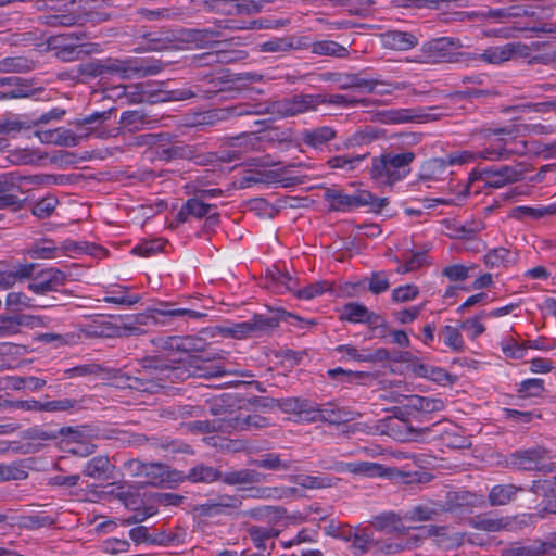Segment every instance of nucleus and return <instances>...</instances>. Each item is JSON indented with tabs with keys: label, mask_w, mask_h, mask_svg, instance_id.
<instances>
[{
	"label": "nucleus",
	"mask_w": 556,
	"mask_h": 556,
	"mask_svg": "<svg viewBox=\"0 0 556 556\" xmlns=\"http://www.w3.org/2000/svg\"><path fill=\"white\" fill-rule=\"evenodd\" d=\"M287 515L286 508L281 506L264 505L252 508L243 513V516L253 518L258 521H265L268 523H277L279 520L285 518Z\"/></svg>",
	"instance_id": "obj_34"
},
{
	"label": "nucleus",
	"mask_w": 556,
	"mask_h": 556,
	"mask_svg": "<svg viewBox=\"0 0 556 556\" xmlns=\"http://www.w3.org/2000/svg\"><path fill=\"white\" fill-rule=\"evenodd\" d=\"M483 261L486 267L498 268L506 267L514 263V253L505 248H495L490 250L484 256Z\"/></svg>",
	"instance_id": "obj_45"
},
{
	"label": "nucleus",
	"mask_w": 556,
	"mask_h": 556,
	"mask_svg": "<svg viewBox=\"0 0 556 556\" xmlns=\"http://www.w3.org/2000/svg\"><path fill=\"white\" fill-rule=\"evenodd\" d=\"M381 40L383 47L400 51L409 50L418 43L415 35L401 30H388L382 34Z\"/></svg>",
	"instance_id": "obj_26"
},
{
	"label": "nucleus",
	"mask_w": 556,
	"mask_h": 556,
	"mask_svg": "<svg viewBox=\"0 0 556 556\" xmlns=\"http://www.w3.org/2000/svg\"><path fill=\"white\" fill-rule=\"evenodd\" d=\"M374 313L359 303L350 302L342 308L341 319L350 323H371Z\"/></svg>",
	"instance_id": "obj_42"
},
{
	"label": "nucleus",
	"mask_w": 556,
	"mask_h": 556,
	"mask_svg": "<svg viewBox=\"0 0 556 556\" xmlns=\"http://www.w3.org/2000/svg\"><path fill=\"white\" fill-rule=\"evenodd\" d=\"M156 122V119H152L144 112L139 110L125 111L121 115V123L124 127L128 128L129 131L152 129Z\"/></svg>",
	"instance_id": "obj_32"
},
{
	"label": "nucleus",
	"mask_w": 556,
	"mask_h": 556,
	"mask_svg": "<svg viewBox=\"0 0 556 556\" xmlns=\"http://www.w3.org/2000/svg\"><path fill=\"white\" fill-rule=\"evenodd\" d=\"M268 426L269 421L266 417L258 414H249L244 410L229 412L223 417H217L218 432L224 434L254 431Z\"/></svg>",
	"instance_id": "obj_9"
},
{
	"label": "nucleus",
	"mask_w": 556,
	"mask_h": 556,
	"mask_svg": "<svg viewBox=\"0 0 556 556\" xmlns=\"http://www.w3.org/2000/svg\"><path fill=\"white\" fill-rule=\"evenodd\" d=\"M242 506V500L238 495L217 494L208 498L205 503L197 505L194 510L200 517H216L220 515H231Z\"/></svg>",
	"instance_id": "obj_15"
},
{
	"label": "nucleus",
	"mask_w": 556,
	"mask_h": 556,
	"mask_svg": "<svg viewBox=\"0 0 556 556\" xmlns=\"http://www.w3.org/2000/svg\"><path fill=\"white\" fill-rule=\"evenodd\" d=\"M523 175L525 169L521 168V165H503L500 167H477L470 173V178L482 181L486 187L497 189L521 180Z\"/></svg>",
	"instance_id": "obj_8"
},
{
	"label": "nucleus",
	"mask_w": 556,
	"mask_h": 556,
	"mask_svg": "<svg viewBox=\"0 0 556 556\" xmlns=\"http://www.w3.org/2000/svg\"><path fill=\"white\" fill-rule=\"evenodd\" d=\"M214 205L206 204L197 194L194 198L187 200L179 212L176 219L179 223H186L190 217L202 218L206 216Z\"/></svg>",
	"instance_id": "obj_31"
},
{
	"label": "nucleus",
	"mask_w": 556,
	"mask_h": 556,
	"mask_svg": "<svg viewBox=\"0 0 556 556\" xmlns=\"http://www.w3.org/2000/svg\"><path fill=\"white\" fill-rule=\"evenodd\" d=\"M337 136V131L329 126L304 129L301 132L302 142L313 149H319Z\"/></svg>",
	"instance_id": "obj_29"
},
{
	"label": "nucleus",
	"mask_w": 556,
	"mask_h": 556,
	"mask_svg": "<svg viewBox=\"0 0 556 556\" xmlns=\"http://www.w3.org/2000/svg\"><path fill=\"white\" fill-rule=\"evenodd\" d=\"M114 466L112 465L110 458L105 455L94 456L89 459L83 470L81 473L85 477H89L96 480H105L110 478V473L113 471Z\"/></svg>",
	"instance_id": "obj_27"
},
{
	"label": "nucleus",
	"mask_w": 556,
	"mask_h": 556,
	"mask_svg": "<svg viewBox=\"0 0 556 556\" xmlns=\"http://www.w3.org/2000/svg\"><path fill=\"white\" fill-rule=\"evenodd\" d=\"M176 472H174L175 475ZM173 472L161 463H147L140 483L152 486H161L172 479Z\"/></svg>",
	"instance_id": "obj_28"
},
{
	"label": "nucleus",
	"mask_w": 556,
	"mask_h": 556,
	"mask_svg": "<svg viewBox=\"0 0 556 556\" xmlns=\"http://www.w3.org/2000/svg\"><path fill=\"white\" fill-rule=\"evenodd\" d=\"M99 498H108L113 497L121 501L123 504L128 506L130 503H134V494L126 486L124 482H112L108 483L103 486V489L97 493Z\"/></svg>",
	"instance_id": "obj_39"
},
{
	"label": "nucleus",
	"mask_w": 556,
	"mask_h": 556,
	"mask_svg": "<svg viewBox=\"0 0 556 556\" xmlns=\"http://www.w3.org/2000/svg\"><path fill=\"white\" fill-rule=\"evenodd\" d=\"M59 434H70L74 440L81 437L79 430H75L71 427L62 428L59 431L47 430L41 427H34L27 430L26 438L31 441H52L55 440Z\"/></svg>",
	"instance_id": "obj_41"
},
{
	"label": "nucleus",
	"mask_w": 556,
	"mask_h": 556,
	"mask_svg": "<svg viewBox=\"0 0 556 556\" xmlns=\"http://www.w3.org/2000/svg\"><path fill=\"white\" fill-rule=\"evenodd\" d=\"M473 59L481 60L489 64H501L508 60V52L506 49V45L490 47L483 51V53L476 55Z\"/></svg>",
	"instance_id": "obj_59"
},
{
	"label": "nucleus",
	"mask_w": 556,
	"mask_h": 556,
	"mask_svg": "<svg viewBox=\"0 0 556 556\" xmlns=\"http://www.w3.org/2000/svg\"><path fill=\"white\" fill-rule=\"evenodd\" d=\"M80 407V401L75 399H60L43 402V412L63 413L72 412Z\"/></svg>",
	"instance_id": "obj_61"
},
{
	"label": "nucleus",
	"mask_w": 556,
	"mask_h": 556,
	"mask_svg": "<svg viewBox=\"0 0 556 556\" xmlns=\"http://www.w3.org/2000/svg\"><path fill=\"white\" fill-rule=\"evenodd\" d=\"M86 38V34L68 33L55 36H50L47 39V48L54 51L55 58L63 62H73L79 59L83 51V46L79 41Z\"/></svg>",
	"instance_id": "obj_13"
},
{
	"label": "nucleus",
	"mask_w": 556,
	"mask_h": 556,
	"mask_svg": "<svg viewBox=\"0 0 556 556\" xmlns=\"http://www.w3.org/2000/svg\"><path fill=\"white\" fill-rule=\"evenodd\" d=\"M402 258H403V262L401 263L395 257V261L400 263L396 268V273L401 274V275L407 274V273H410V271H414V270L420 268L425 264L426 253L425 252H415V253H412L409 256L404 254L402 256Z\"/></svg>",
	"instance_id": "obj_57"
},
{
	"label": "nucleus",
	"mask_w": 556,
	"mask_h": 556,
	"mask_svg": "<svg viewBox=\"0 0 556 556\" xmlns=\"http://www.w3.org/2000/svg\"><path fill=\"white\" fill-rule=\"evenodd\" d=\"M463 45L458 38L439 37L428 40L421 46L420 58L422 62L435 64L441 62L456 61L455 51Z\"/></svg>",
	"instance_id": "obj_12"
},
{
	"label": "nucleus",
	"mask_w": 556,
	"mask_h": 556,
	"mask_svg": "<svg viewBox=\"0 0 556 556\" xmlns=\"http://www.w3.org/2000/svg\"><path fill=\"white\" fill-rule=\"evenodd\" d=\"M256 467L274 471H288L293 467V460L283 458L277 453H267L262 455L258 459L252 460Z\"/></svg>",
	"instance_id": "obj_37"
},
{
	"label": "nucleus",
	"mask_w": 556,
	"mask_h": 556,
	"mask_svg": "<svg viewBox=\"0 0 556 556\" xmlns=\"http://www.w3.org/2000/svg\"><path fill=\"white\" fill-rule=\"evenodd\" d=\"M29 257L36 260L58 258V244L50 238H42L33 242L26 250Z\"/></svg>",
	"instance_id": "obj_36"
},
{
	"label": "nucleus",
	"mask_w": 556,
	"mask_h": 556,
	"mask_svg": "<svg viewBox=\"0 0 556 556\" xmlns=\"http://www.w3.org/2000/svg\"><path fill=\"white\" fill-rule=\"evenodd\" d=\"M112 109L102 112H94L81 119H77L74 124L77 128V134L72 130L56 129L54 144L65 147H76L81 139L89 137L97 131L94 124L101 125L108 121L112 114Z\"/></svg>",
	"instance_id": "obj_7"
},
{
	"label": "nucleus",
	"mask_w": 556,
	"mask_h": 556,
	"mask_svg": "<svg viewBox=\"0 0 556 556\" xmlns=\"http://www.w3.org/2000/svg\"><path fill=\"white\" fill-rule=\"evenodd\" d=\"M353 536V541L349 547L353 555L363 556L375 551L376 539L368 528H356V532Z\"/></svg>",
	"instance_id": "obj_33"
},
{
	"label": "nucleus",
	"mask_w": 556,
	"mask_h": 556,
	"mask_svg": "<svg viewBox=\"0 0 556 556\" xmlns=\"http://www.w3.org/2000/svg\"><path fill=\"white\" fill-rule=\"evenodd\" d=\"M0 85L11 87L9 90L0 92V99H18L31 96L30 87L25 85L20 77L10 76L0 78Z\"/></svg>",
	"instance_id": "obj_38"
},
{
	"label": "nucleus",
	"mask_w": 556,
	"mask_h": 556,
	"mask_svg": "<svg viewBox=\"0 0 556 556\" xmlns=\"http://www.w3.org/2000/svg\"><path fill=\"white\" fill-rule=\"evenodd\" d=\"M404 518L395 513H384L375 518V527L389 533L395 532L403 535L405 527L402 523Z\"/></svg>",
	"instance_id": "obj_44"
},
{
	"label": "nucleus",
	"mask_w": 556,
	"mask_h": 556,
	"mask_svg": "<svg viewBox=\"0 0 556 556\" xmlns=\"http://www.w3.org/2000/svg\"><path fill=\"white\" fill-rule=\"evenodd\" d=\"M445 528L430 526L422 529V534L417 535H397L396 538L376 539L375 553L383 555H395L407 549L416 548L419 545L420 539L431 535L443 534Z\"/></svg>",
	"instance_id": "obj_11"
},
{
	"label": "nucleus",
	"mask_w": 556,
	"mask_h": 556,
	"mask_svg": "<svg viewBox=\"0 0 556 556\" xmlns=\"http://www.w3.org/2000/svg\"><path fill=\"white\" fill-rule=\"evenodd\" d=\"M266 0H230L228 14H255L261 12Z\"/></svg>",
	"instance_id": "obj_55"
},
{
	"label": "nucleus",
	"mask_w": 556,
	"mask_h": 556,
	"mask_svg": "<svg viewBox=\"0 0 556 556\" xmlns=\"http://www.w3.org/2000/svg\"><path fill=\"white\" fill-rule=\"evenodd\" d=\"M157 156L163 161H172L176 159L194 160L197 164H205L213 161V155H198L192 146L172 144L168 148H162L157 151Z\"/></svg>",
	"instance_id": "obj_25"
},
{
	"label": "nucleus",
	"mask_w": 556,
	"mask_h": 556,
	"mask_svg": "<svg viewBox=\"0 0 556 556\" xmlns=\"http://www.w3.org/2000/svg\"><path fill=\"white\" fill-rule=\"evenodd\" d=\"M223 472L212 466L199 464L192 467L185 479L192 483H213L222 481Z\"/></svg>",
	"instance_id": "obj_35"
},
{
	"label": "nucleus",
	"mask_w": 556,
	"mask_h": 556,
	"mask_svg": "<svg viewBox=\"0 0 556 556\" xmlns=\"http://www.w3.org/2000/svg\"><path fill=\"white\" fill-rule=\"evenodd\" d=\"M141 300L139 294H128V287L118 286L116 289L108 291L103 302L115 304L123 307H130Z\"/></svg>",
	"instance_id": "obj_43"
},
{
	"label": "nucleus",
	"mask_w": 556,
	"mask_h": 556,
	"mask_svg": "<svg viewBox=\"0 0 556 556\" xmlns=\"http://www.w3.org/2000/svg\"><path fill=\"white\" fill-rule=\"evenodd\" d=\"M30 125L27 122L20 119L16 116H3L0 118V134L15 136L23 129H29Z\"/></svg>",
	"instance_id": "obj_62"
},
{
	"label": "nucleus",
	"mask_w": 556,
	"mask_h": 556,
	"mask_svg": "<svg viewBox=\"0 0 556 556\" xmlns=\"http://www.w3.org/2000/svg\"><path fill=\"white\" fill-rule=\"evenodd\" d=\"M255 22H238L235 20L218 21L216 26L203 29H189L185 34V40L193 42L197 47H204L216 41L222 36L220 29H249L254 28Z\"/></svg>",
	"instance_id": "obj_14"
},
{
	"label": "nucleus",
	"mask_w": 556,
	"mask_h": 556,
	"mask_svg": "<svg viewBox=\"0 0 556 556\" xmlns=\"http://www.w3.org/2000/svg\"><path fill=\"white\" fill-rule=\"evenodd\" d=\"M277 406L287 414H296L303 419L307 420V416L311 414V407L313 402L300 399V397H288L277 401Z\"/></svg>",
	"instance_id": "obj_40"
},
{
	"label": "nucleus",
	"mask_w": 556,
	"mask_h": 556,
	"mask_svg": "<svg viewBox=\"0 0 556 556\" xmlns=\"http://www.w3.org/2000/svg\"><path fill=\"white\" fill-rule=\"evenodd\" d=\"M292 480L305 489H323L331 485V479L324 476L298 475Z\"/></svg>",
	"instance_id": "obj_60"
},
{
	"label": "nucleus",
	"mask_w": 556,
	"mask_h": 556,
	"mask_svg": "<svg viewBox=\"0 0 556 556\" xmlns=\"http://www.w3.org/2000/svg\"><path fill=\"white\" fill-rule=\"evenodd\" d=\"M164 64L153 59H102L103 77H118L121 79H131L134 77H147L161 73Z\"/></svg>",
	"instance_id": "obj_4"
},
{
	"label": "nucleus",
	"mask_w": 556,
	"mask_h": 556,
	"mask_svg": "<svg viewBox=\"0 0 556 556\" xmlns=\"http://www.w3.org/2000/svg\"><path fill=\"white\" fill-rule=\"evenodd\" d=\"M380 116L386 124L426 123L438 118L437 114L428 113L420 108L384 110Z\"/></svg>",
	"instance_id": "obj_17"
},
{
	"label": "nucleus",
	"mask_w": 556,
	"mask_h": 556,
	"mask_svg": "<svg viewBox=\"0 0 556 556\" xmlns=\"http://www.w3.org/2000/svg\"><path fill=\"white\" fill-rule=\"evenodd\" d=\"M189 364H193V370L190 371V375L211 378V377H219L226 374L222 366L211 363L210 361L193 358L189 362Z\"/></svg>",
	"instance_id": "obj_52"
},
{
	"label": "nucleus",
	"mask_w": 556,
	"mask_h": 556,
	"mask_svg": "<svg viewBox=\"0 0 556 556\" xmlns=\"http://www.w3.org/2000/svg\"><path fill=\"white\" fill-rule=\"evenodd\" d=\"M261 52L276 53L286 52L294 48L293 39L290 37L271 38L260 43Z\"/></svg>",
	"instance_id": "obj_58"
},
{
	"label": "nucleus",
	"mask_w": 556,
	"mask_h": 556,
	"mask_svg": "<svg viewBox=\"0 0 556 556\" xmlns=\"http://www.w3.org/2000/svg\"><path fill=\"white\" fill-rule=\"evenodd\" d=\"M75 73L76 74L72 77L81 81H86L90 78L103 77L102 60H92L86 63H81L77 65Z\"/></svg>",
	"instance_id": "obj_54"
},
{
	"label": "nucleus",
	"mask_w": 556,
	"mask_h": 556,
	"mask_svg": "<svg viewBox=\"0 0 556 556\" xmlns=\"http://www.w3.org/2000/svg\"><path fill=\"white\" fill-rule=\"evenodd\" d=\"M311 51L317 55H329L336 58H346L349 50L340 43L332 40H320L312 43Z\"/></svg>",
	"instance_id": "obj_48"
},
{
	"label": "nucleus",
	"mask_w": 556,
	"mask_h": 556,
	"mask_svg": "<svg viewBox=\"0 0 556 556\" xmlns=\"http://www.w3.org/2000/svg\"><path fill=\"white\" fill-rule=\"evenodd\" d=\"M450 163L445 157L430 159L420 167L418 179L410 184V187H417L420 182L428 181H442L445 180L452 173L448 170Z\"/></svg>",
	"instance_id": "obj_21"
},
{
	"label": "nucleus",
	"mask_w": 556,
	"mask_h": 556,
	"mask_svg": "<svg viewBox=\"0 0 556 556\" xmlns=\"http://www.w3.org/2000/svg\"><path fill=\"white\" fill-rule=\"evenodd\" d=\"M414 160L415 153L410 151L383 153L372 159L370 177L380 186H393L409 174Z\"/></svg>",
	"instance_id": "obj_3"
},
{
	"label": "nucleus",
	"mask_w": 556,
	"mask_h": 556,
	"mask_svg": "<svg viewBox=\"0 0 556 556\" xmlns=\"http://www.w3.org/2000/svg\"><path fill=\"white\" fill-rule=\"evenodd\" d=\"M337 470L375 476L380 473L381 466L369 462L340 463L337 466Z\"/></svg>",
	"instance_id": "obj_56"
},
{
	"label": "nucleus",
	"mask_w": 556,
	"mask_h": 556,
	"mask_svg": "<svg viewBox=\"0 0 556 556\" xmlns=\"http://www.w3.org/2000/svg\"><path fill=\"white\" fill-rule=\"evenodd\" d=\"M309 412L311 414L307 416V421L312 422L325 421L332 425H340L352 420L350 412L332 403L324 405L313 403V407H311Z\"/></svg>",
	"instance_id": "obj_20"
},
{
	"label": "nucleus",
	"mask_w": 556,
	"mask_h": 556,
	"mask_svg": "<svg viewBox=\"0 0 556 556\" xmlns=\"http://www.w3.org/2000/svg\"><path fill=\"white\" fill-rule=\"evenodd\" d=\"M81 336L76 332H67V333H42L39 337V340L42 343L50 344L53 348L58 349L66 345H75L80 342Z\"/></svg>",
	"instance_id": "obj_50"
},
{
	"label": "nucleus",
	"mask_w": 556,
	"mask_h": 556,
	"mask_svg": "<svg viewBox=\"0 0 556 556\" xmlns=\"http://www.w3.org/2000/svg\"><path fill=\"white\" fill-rule=\"evenodd\" d=\"M247 531L255 547L260 549H265L266 541L274 539L279 534V531L274 528L260 526H250Z\"/></svg>",
	"instance_id": "obj_53"
},
{
	"label": "nucleus",
	"mask_w": 556,
	"mask_h": 556,
	"mask_svg": "<svg viewBox=\"0 0 556 556\" xmlns=\"http://www.w3.org/2000/svg\"><path fill=\"white\" fill-rule=\"evenodd\" d=\"M324 94L300 93L291 98L280 100L238 103L231 106L213 109L205 112L201 124H215L217 122L228 121L232 117L244 115H270L274 118L293 117L311 111H316L324 102Z\"/></svg>",
	"instance_id": "obj_1"
},
{
	"label": "nucleus",
	"mask_w": 556,
	"mask_h": 556,
	"mask_svg": "<svg viewBox=\"0 0 556 556\" xmlns=\"http://www.w3.org/2000/svg\"><path fill=\"white\" fill-rule=\"evenodd\" d=\"M544 390V380L539 378L526 379L520 382L518 388L521 397H538Z\"/></svg>",
	"instance_id": "obj_63"
},
{
	"label": "nucleus",
	"mask_w": 556,
	"mask_h": 556,
	"mask_svg": "<svg viewBox=\"0 0 556 556\" xmlns=\"http://www.w3.org/2000/svg\"><path fill=\"white\" fill-rule=\"evenodd\" d=\"M327 291H331V285L328 281L323 280L311 283L302 289H299L295 292V295L301 300H312L316 296L324 294Z\"/></svg>",
	"instance_id": "obj_64"
},
{
	"label": "nucleus",
	"mask_w": 556,
	"mask_h": 556,
	"mask_svg": "<svg viewBox=\"0 0 556 556\" xmlns=\"http://www.w3.org/2000/svg\"><path fill=\"white\" fill-rule=\"evenodd\" d=\"M140 369L137 370L139 376L127 377V386L139 391H154L155 388L162 387L167 379L173 380L179 378L181 372L180 366L169 364L163 356H146L139 361Z\"/></svg>",
	"instance_id": "obj_2"
},
{
	"label": "nucleus",
	"mask_w": 556,
	"mask_h": 556,
	"mask_svg": "<svg viewBox=\"0 0 556 556\" xmlns=\"http://www.w3.org/2000/svg\"><path fill=\"white\" fill-rule=\"evenodd\" d=\"M266 475L255 469L242 468L223 473L222 481L231 486H240L242 490L248 485L260 484L266 481Z\"/></svg>",
	"instance_id": "obj_24"
},
{
	"label": "nucleus",
	"mask_w": 556,
	"mask_h": 556,
	"mask_svg": "<svg viewBox=\"0 0 556 556\" xmlns=\"http://www.w3.org/2000/svg\"><path fill=\"white\" fill-rule=\"evenodd\" d=\"M521 491H523L522 486L513 483L496 484L491 488L488 500L491 506L508 505L516 500L517 494Z\"/></svg>",
	"instance_id": "obj_30"
},
{
	"label": "nucleus",
	"mask_w": 556,
	"mask_h": 556,
	"mask_svg": "<svg viewBox=\"0 0 556 556\" xmlns=\"http://www.w3.org/2000/svg\"><path fill=\"white\" fill-rule=\"evenodd\" d=\"M84 4H88L87 0H79L78 8L72 9L66 13L50 14L43 16V23L51 27H71L77 24H83L88 20V13Z\"/></svg>",
	"instance_id": "obj_23"
},
{
	"label": "nucleus",
	"mask_w": 556,
	"mask_h": 556,
	"mask_svg": "<svg viewBox=\"0 0 556 556\" xmlns=\"http://www.w3.org/2000/svg\"><path fill=\"white\" fill-rule=\"evenodd\" d=\"M469 523L475 529L486 532H498L508 526L504 518H493L485 515L471 518Z\"/></svg>",
	"instance_id": "obj_49"
},
{
	"label": "nucleus",
	"mask_w": 556,
	"mask_h": 556,
	"mask_svg": "<svg viewBox=\"0 0 556 556\" xmlns=\"http://www.w3.org/2000/svg\"><path fill=\"white\" fill-rule=\"evenodd\" d=\"M492 130L493 129H486L483 131L482 136L483 138L486 140L488 142V146L480 151V159L482 160H486V161H492L494 162L492 159H491V152H497L498 150L501 151L502 148H508V142H507V136H494L492 134Z\"/></svg>",
	"instance_id": "obj_51"
},
{
	"label": "nucleus",
	"mask_w": 556,
	"mask_h": 556,
	"mask_svg": "<svg viewBox=\"0 0 556 556\" xmlns=\"http://www.w3.org/2000/svg\"><path fill=\"white\" fill-rule=\"evenodd\" d=\"M245 490L250 491L249 497L257 500H280L294 491V489L281 486H250L245 488Z\"/></svg>",
	"instance_id": "obj_47"
},
{
	"label": "nucleus",
	"mask_w": 556,
	"mask_h": 556,
	"mask_svg": "<svg viewBox=\"0 0 556 556\" xmlns=\"http://www.w3.org/2000/svg\"><path fill=\"white\" fill-rule=\"evenodd\" d=\"M366 154H342L330 157L327 165L333 169H342L345 172L355 170L359 164L366 159Z\"/></svg>",
	"instance_id": "obj_46"
},
{
	"label": "nucleus",
	"mask_w": 556,
	"mask_h": 556,
	"mask_svg": "<svg viewBox=\"0 0 556 556\" xmlns=\"http://www.w3.org/2000/svg\"><path fill=\"white\" fill-rule=\"evenodd\" d=\"M279 325V318L271 313L255 314L249 320L236 323L227 328L224 332L235 339H245L248 337H258L275 329Z\"/></svg>",
	"instance_id": "obj_10"
},
{
	"label": "nucleus",
	"mask_w": 556,
	"mask_h": 556,
	"mask_svg": "<svg viewBox=\"0 0 556 556\" xmlns=\"http://www.w3.org/2000/svg\"><path fill=\"white\" fill-rule=\"evenodd\" d=\"M494 136H507L508 148H502L501 151L491 152L493 161H507L510 157L525 155L531 151L529 142L526 140H517L515 128H495L492 130Z\"/></svg>",
	"instance_id": "obj_18"
},
{
	"label": "nucleus",
	"mask_w": 556,
	"mask_h": 556,
	"mask_svg": "<svg viewBox=\"0 0 556 556\" xmlns=\"http://www.w3.org/2000/svg\"><path fill=\"white\" fill-rule=\"evenodd\" d=\"M66 281L64 271L50 267L38 273L28 283V289L36 294H46L55 291Z\"/></svg>",
	"instance_id": "obj_19"
},
{
	"label": "nucleus",
	"mask_w": 556,
	"mask_h": 556,
	"mask_svg": "<svg viewBox=\"0 0 556 556\" xmlns=\"http://www.w3.org/2000/svg\"><path fill=\"white\" fill-rule=\"evenodd\" d=\"M324 199L328 202L329 210L334 212H348L361 206H370L371 210L378 212L388 205L387 198H376L367 190L348 194L339 188H327Z\"/></svg>",
	"instance_id": "obj_5"
},
{
	"label": "nucleus",
	"mask_w": 556,
	"mask_h": 556,
	"mask_svg": "<svg viewBox=\"0 0 556 556\" xmlns=\"http://www.w3.org/2000/svg\"><path fill=\"white\" fill-rule=\"evenodd\" d=\"M505 464L515 470L542 472L556 470V462L553 460L551 453L541 446L515 451L505 458Z\"/></svg>",
	"instance_id": "obj_6"
},
{
	"label": "nucleus",
	"mask_w": 556,
	"mask_h": 556,
	"mask_svg": "<svg viewBox=\"0 0 556 556\" xmlns=\"http://www.w3.org/2000/svg\"><path fill=\"white\" fill-rule=\"evenodd\" d=\"M554 546L543 541L514 542L501 549V556H544Z\"/></svg>",
	"instance_id": "obj_22"
},
{
	"label": "nucleus",
	"mask_w": 556,
	"mask_h": 556,
	"mask_svg": "<svg viewBox=\"0 0 556 556\" xmlns=\"http://www.w3.org/2000/svg\"><path fill=\"white\" fill-rule=\"evenodd\" d=\"M152 312H144L135 315H128L121 319V324L113 328V334L117 337L142 336L146 333L143 327L157 325V319Z\"/></svg>",
	"instance_id": "obj_16"
}]
</instances>
